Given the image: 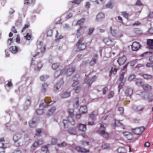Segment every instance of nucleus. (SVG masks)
<instances>
[{
	"label": "nucleus",
	"mask_w": 153,
	"mask_h": 153,
	"mask_svg": "<svg viewBox=\"0 0 153 153\" xmlns=\"http://www.w3.org/2000/svg\"><path fill=\"white\" fill-rule=\"evenodd\" d=\"M4 140L3 138L0 139V147H4Z\"/></svg>",
	"instance_id": "44"
},
{
	"label": "nucleus",
	"mask_w": 153,
	"mask_h": 153,
	"mask_svg": "<svg viewBox=\"0 0 153 153\" xmlns=\"http://www.w3.org/2000/svg\"><path fill=\"white\" fill-rule=\"evenodd\" d=\"M141 45L139 42H134L131 45V49L133 51H137L141 47Z\"/></svg>",
	"instance_id": "9"
},
{
	"label": "nucleus",
	"mask_w": 153,
	"mask_h": 153,
	"mask_svg": "<svg viewBox=\"0 0 153 153\" xmlns=\"http://www.w3.org/2000/svg\"><path fill=\"white\" fill-rule=\"evenodd\" d=\"M141 87L143 89L146 91L151 90L152 88V87L151 85L147 84H144L142 85Z\"/></svg>",
	"instance_id": "13"
},
{
	"label": "nucleus",
	"mask_w": 153,
	"mask_h": 153,
	"mask_svg": "<svg viewBox=\"0 0 153 153\" xmlns=\"http://www.w3.org/2000/svg\"><path fill=\"white\" fill-rule=\"evenodd\" d=\"M105 128L104 126V125L101 124L98 132L105 139H107L109 137V134L105 131Z\"/></svg>",
	"instance_id": "4"
},
{
	"label": "nucleus",
	"mask_w": 153,
	"mask_h": 153,
	"mask_svg": "<svg viewBox=\"0 0 153 153\" xmlns=\"http://www.w3.org/2000/svg\"><path fill=\"white\" fill-rule=\"evenodd\" d=\"M85 21V19L84 18H82L80 20L78 21L77 22L76 25H82Z\"/></svg>",
	"instance_id": "37"
},
{
	"label": "nucleus",
	"mask_w": 153,
	"mask_h": 153,
	"mask_svg": "<svg viewBox=\"0 0 153 153\" xmlns=\"http://www.w3.org/2000/svg\"><path fill=\"white\" fill-rule=\"evenodd\" d=\"M93 1H95L97 4H99L100 3H102L103 2V0H91Z\"/></svg>",
	"instance_id": "62"
},
{
	"label": "nucleus",
	"mask_w": 153,
	"mask_h": 153,
	"mask_svg": "<svg viewBox=\"0 0 153 153\" xmlns=\"http://www.w3.org/2000/svg\"><path fill=\"white\" fill-rule=\"evenodd\" d=\"M119 69V68L116 65H113L111 67V70L110 71L109 76H111L112 74H116L117 71Z\"/></svg>",
	"instance_id": "15"
},
{
	"label": "nucleus",
	"mask_w": 153,
	"mask_h": 153,
	"mask_svg": "<svg viewBox=\"0 0 153 153\" xmlns=\"http://www.w3.org/2000/svg\"><path fill=\"white\" fill-rule=\"evenodd\" d=\"M133 93V90L130 88H127L125 91L126 94L127 96H131Z\"/></svg>",
	"instance_id": "24"
},
{
	"label": "nucleus",
	"mask_w": 153,
	"mask_h": 153,
	"mask_svg": "<svg viewBox=\"0 0 153 153\" xmlns=\"http://www.w3.org/2000/svg\"><path fill=\"white\" fill-rule=\"evenodd\" d=\"M110 146L109 144L104 143L102 145V148L103 149H109Z\"/></svg>",
	"instance_id": "35"
},
{
	"label": "nucleus",
	"mask_w": 153,
	"mask_h": 153,
	"mask_svg": "<svg viewBox=\"0 0 153 153\" xmlns=\"http://www.w3.org/2000/svg\"><path fill=\"white\" fill-rule=\"evenodd\" d=\"M75 68L74 67L69 66L65 68L62 70V73L64 74V75L66 76H69L71 75L75 71Z\"/></svg>",
	"instance_id": "3"
},
{
	"label": "nucleus",
	"mask_w": 153,
	"mask_h": 153,
	"mask_svg": "<svg viewBox=\"0 0 153 153\" xmlns=\"http://www.w3.org/2000/svg\"><path fill=\"white\" fill-rule=\"evenodd\" d=\"M110 30L112 35L113 36L117 38H120L123 36V34L121 33H120L119 34H117L116 33V30H112L111 27H110Z\"/></svg>",
	"instance_id": "14"
},
{
	"label": "nucleus",
	"mask_w": 153,
	"mask_h": 153,
	"mask_svg": "<svg viewBox=\"0 0 153 153\" xmlns=\"http://www.w3.org/2000/svg\"><path fill=\"white\" fill-rule=\"evenodd\" d=\"M57 146L59 147H65L67 146V144L64 142H62L61 144H58Z\"/></svg>",
	"instance_id": "39"
},
{
	"label": "nucleus",
	"mask_w": 153,
	"mask_h": 153,
	"mask_svg": "<svg viewBox=\"0 0 153 153\" xmlns=\"http://www.w3.org/2000/svg\"><path fill=\"white\" fill-rule=\"evenodd\" d=\"M103 42L107 45H111L112 41L110 39L109 37L105 38L103 40Z\"/></svg>",
	"instance_id": "20"
},
{
	"label": "nucleus",
	"mask_w": 153,
	"mask_h": 153,
	"mask_svg": "<svg viewBox=\"0 0 153 153\" xmlns=\"http://www.w3.org/2000/svg\"><path fill=\"white\" fill-rule=\"evenodd\" d=\"M125 74V72H123L120 75L119 78V80L120 81L122 82L123 80Z\"/></svg>",
	"instance_id": "51"
},
{
	"label": "nucleus",
	"mask_w": 153,
	"mask_h": 153,
	"mask_svg": "<svg viewBox=\"0 0 153 153\" xmlns=\"http://www.w3.org/2000/svg\"><path fill=\"white\" fill-rule=\"evenodd\" d=\"M147 44L149 48L153 51V39H147Z\"/></svg>",
	"instance_id": "18"
},
{
	"label": "nucleus",
	"mask_w": 153,
	"mask_h": 153,
	"mask_svg": "<svg viewBox=\"0 0 153 153\" xmlns=\"http://www.w3.org/2000/svg\"><path fill=\"white\" fill-rule=\"evenodd\" d=\"M145 129L144 127L141 126L137 127L135 128H132L131 130L132 132L137 135L141 134Z\"/></svg>",
	"instance_id": "6"
},
{
	"label": "nucleus",
	"mask_w": 153,
	"mask_h": 153,
	"mask_svg": "<svg viewBox=\"0 0 153 153\" xmlns=\"http://www.w3.org/2000/svg\"><path fill=\"white\" fill-rule=\"evenodd\" d=\"M94 27H91L89 29L88 33V34L91 35L92 34L93 32L94 31Z\"/></svg>",
	"instance_id": "45"
},
{
	"label": "nucleus",
	"mask_w": 153,
	"mask_h": 153,
	"mask_svg": "<svg viewBox=\"0 0 153 153\" xmlns=\"http://www.w3.org/2000/svg\"><path fill=\"white\" fill-rule=\"evenodd\" d=\"M36 114L38 115H41L43 114V111L42 109H37L36 111Z\"/></svg>",
	"instance_id": "49"
},
{
	"label": "nucleus",
	"mask_w": 153,
	"mask_h": 153,
	"mask_svg": "<svg viewBox=\"0 0 153 153\" xmlns=\"http://www.w3.org/2000/svg\"><path fill=\"white\" fill-rule=\"evenodd\" d=\"M63 83V81H61L60 83L57 84V85H56L54 87L56 88V90H58L59 88H60L61 85Z\"/></svg>",
	"instance_id": "46"
},
{
	"label": "nucleus",
	"mask_w": 153,
	"mask_h": 153,
	"mask_svg": "<svg viewBox=\"0 0 153 153\" xmlns=\"http://www.w3.org/2000/svg\"><path fill=\"white\" fill-rule=\"evenodd\" d=\"M68 112L69 116L68 118V120H64L63 121L64 127L68 126L69 123H70L72 125H74L75 123L73 118L74 116V110L73 109H70L68 110Z\"/></svg>",
	"instance_id": "1"
},
{
	"label": "nucleus",
	"mask_w": 153,
	"mask_h": 153,
	"mask_svg": "<svg viewBox=\"0 0 153 153\" xmlns=\"http://www.w3.org/2000/svg\"><path fill=\"white\" fill-rule=\"evenodd\" d=\"M21 134L19 133H17L16 134L13 136V140L15 142H16L21 138Z\"/></svg>",
	"instance_id": "28"
},
{
	"label": "nucleus",
	"mask_w": 153,
	"mask_h": 153,
	"mask_svg": "<svg viewBox=\"0 0 153 153\" xmlns=\"http://www.w3.org/2000/svg\"><path fill=\"white\" fill-rule=\"evenodd\" d=\"M6 148L5 147H0V153H4Z\"/></svg>",
	"instance_id": "63"
},
{
	"label": "nucleus",
	"mask_w": 153,
	"mask_h": 153,
	"mask_svg": "<svg viewBox=\"0 0 153 153\" xmlns=\"http://www.w3.org/2000/svg\"><path fill=\"white\" fill-rule=\"evenodd\" d=\"M82 0H74L73 1H70L69 2V4L70 5L71 4L74 3V4H79L82 1Z\"/></svg>",
	"instance_id": "30"
},
{
	"label": "nucleus",
	"mask_w": 153,
	"mask_h": 153,
	"mask_svg": "<svg viewBox=\"0 0 153 153\" xmlns=\"http://www.w3.org/2000/svg\"><path fill=\"white\" fill-rule=\"evenodd\" d=\"M81 87L79 86H77L74 88V89L75 90V92L76 93H79L81 90Z\"/></svg>",
	"instance_id": "36"
},
{
	"label": "nucleus",
	"mask_w": 153,
	"mask_h": 153,
	"mask_svg": "<svg viewBox=\"0 0 153 153\" xmlns=\"http://www.w3.org/2000/svg\"><path fill=\"white\" fill-rule=\"evenodd\" d=\"M118 111H119L120 114H123L124 112V108L123 107H120L118 108Z\"/></svg>",
	"instance_id": "59"
},
{
	"label": "nucleus",
	"mask_w": 153,
	"mask_h": 153,
	"mask_svg": "<svg viewBox=\"0 0 153 153\" xmlns=\"http://www.w3.org/2000/svg\"><path fill=\"white\" fill-rule=\"evenodd\" d=\"M37 66L36 70H39L42 66V62H38L37 65Z\"/></svg>",
	"instance_id": "43"
},
{
	"label": "nucleus",
	"mask_w": 153,
	"mask_h": 153,
	"mask_svg": "<svg viewBox=\"0 0 153 153\" xmlns=\"http://www.w3.org/2000/svg\"><path fill=\"white\" fill-rule=\"evenodd\" d=\"M49 146V145H47L46 146H44L41 148V150L42 151H45L47 150Z\"/></svg>",
	"instance_id": "47"
},
{
	"label": "nucleus",
	"mask_w": 153,
	"mask_h": 153,
	"mask_svg": "<svg viewBox=\"0 0 153 153\" xmlns=\"http://www.w3.org/2000/svg\"><path fill=\"white\" fill-rule=\"evenodd\" d=\"M127 60L126 57L125 56L120 57L118 59L117 62L119 65H121L123 64L126 62Z\"/></svg>",
	"instance_id": "11"
},
{
	"label": "nucleus",
	"mask_w": 153,
	"mask_h": 153,
	"mask_svg": "<svg viewBox=\"0 0 153 153\" xmlns=\"http://www.w3.org/2000/svg\"><path fill=\"white\" fill-rule=\"evenodd\" d=\"M105 7L106 8H112L113 7L112 4L110 2H109L105 5Z\"/></svg>",
	"instance_id": "56"
},
{
	"label": "nucleus",
	"mask_w": 153,
	"mask_h": 153,
	"mask_svg": "<svg viewBox=\"0 0 153 153\" xmlns=\"http://www.w3.org/2000/svg\"><path fill=\"white\" fill-rule=\"evenodd\" d=\"M83 28V27L80 26L79 29L77 30L76 36L78 38L81 35V33H82L84 32Z\"/></svg>",
	"instance_id": "19"
},
{
	"label": "nucleus",
	"mask_w": 153,
	"mask_h": 153,
	"mask_svg": "<svg viewBox=\"0 0 153 153\" xmlns=\"http://www.w3.org/2000/svg\"><path fill=\"white\" fill-rule=\"evenodd\" d=\"M97 79V77L95 76H94L91 79H87L86 78L84 81L85 83L88 84L87 87H89L90 86L91 84L92 83L95 81Z\"/></svg>",
	"instance_id": "10"
},
{
	"label": "nucleus",
	"mask_w": 153,
	"mask_h": 153,
	"mask_svg": "<svg viewBox=\"0 0 153 153\" xmlns=\"http://www.w3.org/2000/svg\"><path fill=\"white\" fill-rule=\"evenodd\" d=\"M123 134L126 138L128 140H132L133 138V135L130 133L128 132H125L123 133Z\"/></svg>",
	"instance_id": "12"
},
{
	"label": "nucleus",
	"mask_w": 153,
	"mask_h": 153,
	"mask_svg": "<svg viewBox=\"0 0 153 153\" xmlns=\"http://www.w3.org/2000/svg\"><path fill=\"white\" fill-rule=\"evenodd\" d=\"M79 112L81 114L86 113L87 112V107L86 106L81 107L79 109Z\"/></svg>",
	"instance_id": "23"
},
{
	"label": "nucleus",
	"mask_w": 153,
	"mask_h": 153,
	"mask_svg": "<svg viewBox=\"0 0 153 153\" xmlns=\"http://www.w3.org/2000/svg\"><path fill=\"white\" fill-rule=\"evenodd\" d=\"M51 144L52 145H55L56 144L57 140L56 138H53L51 140Z\"/></svg>",
	"instance_id": "53"
},
{
	"label": "nucleus",
	"mask_w": 153,
	"mask_h": 153,
	"mask_svg": "<svg viewBox=\"0 0 153 153\" xmlns=\"http://www.w3.org/2000/svg\"><path fill=\"white\" fill-rule=\"evenodd\" d=\"M42 129L40 128H39L36 130V136H39V134L41 133Z\"/></svg>",
	"instance_id": "48"
},
{
	"label": "nucleus",
	"mask_w": 153,
	"mask_h": 153,
	"mask_svg": "<svg viewBox=\"0 0 153 153\" xmlns=\"http://www.w3.org/2000/svg\"><path fill=\"white\" fill-rule=\"evenodd\" d=\"M104 17L105 15L104 14L102 13H99L97 16L96 20L97 21H100L104 18Z\"/></svg>",
	"instance_id": "27"
},
{
	"label": "nucleus",
	"mask_w": 153,
	"mask_h": 153,
	"mask_svg": "<svg viewBox=\"0 0 153 153\" xmlns=\"http://www.w3.org/2000/svg\"><path fill=\"white\" fill-rule=\"evenodd\" d=\"M41 51L42 53H44L46 50V46L45 45H42L41 48Z\"/></svg>",
	"instance_id": "57"
},
{
	"label": "nucleus",
	"mask_w": 153,
	"mask_h": 153,
	"mask_svg": "<svg viewBox=\"0 0 153 153\" xmlns=\"http://www.w3.org/2000/svg\"><path fill=\"white\" fill-rule=\"evenodd\" d=\"M59 65L58 63H54L52 65V68L53 69L55 70L59 67Z\"/></svg>",
	"instance_id": "38"
},
{
	"label": "nucleus",
	"mask_w": 153,
	"mask_h": 153,
	"mask_svg": "<svg viewBox=\"0 0 153 153\" xmlns=\"http://www.w3.org/2000/svg\"><path fill=\"white\" fill-rule=\"evenodd\" d=\"M70 93L67 92H65L62 95V98H66L70 97Z\"/></svg>",
	"instance_id": "32"
},
{
	"label": "nucleus",
	"mask_w": 153,
	"mask_h": 153,
	"mask_svg": "<svg viewBox=\"0 0 153 153\" xmlns=\"http://www.w3.org/2000/svg\"><path fill=\"white\" fill-rule=\"evenodd\" d=\"M149 60L151 62L147 63L146 66L148 67H152L153 69V55L149 57Z\"/></svg>",
	"instance_id": "22"
},
{
	"label": "nucleus",
	"mask_w": 153,
	"mask_h": 153,
	"mask_svg": "<svg viewBox=\"0 0 153 153\" xmlns=\"http://www.w3.org/2000/svg\"><path fill=\"white\" fill-rule=\"evenodd\" d=\"M76 150L78 152L85 153H90L89 149H86L79 146H77L76 148Z\"/></svg>",
	"instance_id": "16"
},
{
	"label": "nucleus",
	"mask_w": 153,
	"mask_h": 153,
	"mask_svg": "<svg viewBox=\"0 0 153 153\" xmlns=\"http://www.w3.org/2000/svg\"><path fill=\"white\" fill-rule=\"evenodd\" d=\"M148 33L149 34H153V28H149L148 31Z\"/></svg>",
	"instance_id": "64"
},
{
	"label": "nucleus",
	"mask_w": 153,
	"mask_h": 153,
	"mask_svg": "<svg viewBox=\"0 0 153 153\" xmlns=\"http://www.w3.org/2000/svg\"><path fill=\"white\" fill-rule=\"evenodd\" d=\"M29 24L25 25L22 30V32H24L26 29L27 28L29 27Z\"/></svg>",
	"instance_id": "58"
},
{
	"label": "nucleus",
	"mask_w": 153,
	"mask_h": 153,
	"mask_svg": "<svg viewBox=\"0 0 153 153\" xmlns=\"http://www.w3.org/2000/svg\"><path fill=\"white\" fill-rule=\"evenodd\" d=\"M62 71L60 69L56 71L54 74L55 78H56L57 77L60 75H64V74L62 73Z\"/></svg>",
	"instance_id": "26"
},
{
	"label": "nucleus",
	"mask_w": 153,
	"mask_h": 153,
	"mask_svg": "<svg viewBox=\"0 0 153 153\" xmlns=\"http://www.w3.org/2000/svg\"><path fill=\"white\" fill-rule=\"evenodd\" d=\"M52 31L51 30H48L46 32L47 36L48 37L51 36L52 35Z\"/></svg>",
	"instance_id": "41"
},
{
	"label": "nucleus",
	"mask_w": 153,
	"mask_h": 153,
	"mask_svg": "<svg viewBox=\"0 0 153 153\" xmlns=\"http://www.w3.org/2000/svg\"><path fill=\"white\" fill-rule=\"evenodd\" d=\"M114 95V92L113 91H111L108 96V99L111 98Z\"/></svg>",
	"instance_id": "50"
},
{
	"label": "nucleus",
	"mask_w": 153,
	"mask_h": 153,
	"mask_svg": "<svg viewBox=\"0 0 153 153\" xmlns=\"http://www.w3.org/2000/svg\"><path fill=\"white\" fill-rule=\"evenodd\" d=\"M145 106L142 105H133L132 106L133 110L135 112L140 113L142 112L145 109Z\"/></svg>",
	"instance_id": "7"
},
{
	"label": "nucleus",
	"mask_w": 153,
	"mask_h": 153,
	"mask_svg": "<svg viewBox=\"0 0 153 153\" xmlns=\"http://www.w3.org/2000/svg\"><path fill=\"white\" fill-rule=\"evenodd\" d=\"M122 15L127 19H128V14L126 12L124 11L122 12Z\"/></svg>",
	"instance_id": "42"
},
{
	"label": "nucleus",
	"mask_w": 153,
	"mask_h": 153,
	"mask_svg": "<svg viewBox=\"0 0 153 153\" xmlns=\"http://www.w3.org/2000/svg\"><path fill=\"white\" fill-rule=\"evenodd\" d=\"M56 110V108L53 107L49 109L47 113V114L48 115H50L52 114L55 112Z\"/></svg>",
	"instance_id": "31"
},
{
	"label": "nucleus",
	"mask_w": 153,
	"mask_h": 153,
	"mask_svg": "<svg viewBox=\"0 0 153 153\" xmlns=\"http://www.w3.org/2000/svg\"><path fill=\"white\" fill-rule=\"evenodd\" d=\"M96 62V60L95 59H92L89 62V64L91 65H94Z\"/></svg>",
	"instance_id": "55"
},
{
	"label": "nucleus",
	"mask_w": 153,
	"mask_h": 153,
	"mask_svg": "<svg viewBox=\"0 0 153 153\" xmlns=\"http://www.w3.org/2000/svg\"><path fill=\"white\" fill-rule=\"evenodd\" d=\"M77 47L76 51H79L85 49L87 47V43L83 42L82 37L80 38L76 45Z\"/></svg>",
	"instance_id": "2"
},
{
	"label": "nucleus",
	"mask_w": 153,
	"mask_h": 153,
	"mask_svg": "<svg viewBox=\"0 0 153 153\" xmlns=\"http://www.w3.org/2000/svg\"><path fill=\"white\" fill-rule=\"evenodd\" d=\"M32 38V35L29 33H27L25 36H24V38L27 40H30Z\"/></svg>",
	"instance_id": "34"
},
{
	"label": "nucleus",
	"mask_w": 153,
	"mask_h": 153,
	"mask_svg": "<svg viewBox=\"0 0 153 153\" xmlns=\"http://www.w3.org/2000/svg\"><path fill=\"white\" fill-rule=\"evenodd\" d=\"M36 0H25L24 4H33L35 3Z\"/></svg>",
	"instance_id": "33"
},
{
	"label": "nucleus",
	"mask_w": 153,
	"mask_h": 153,
	"mask_svg": "<svg viewBox=\"0 0 153 153\" xmlns=\"http://www.w3.org/2000/svg\"><path fill=\"white\" fill-rule=\"evenodd\" d=\"M19 48L16 46H12L9 48V50L12 53L15 54L17 53Z\"/></svg>",
	"instance_id": "17"
},
{
	"label": "nucleus",
	"mask_w": 153,
	"mask_h": 153,
	"mask_svg": "<svg viewBox=\"0 0 153 153\" xmlns=\"http://www.w3.org/2000/svg\"><path fill=\"white\" fill-rule=\"evenodd\" d=\"M54 102V101H51V99L50 97H46L45 98L42 102L40 104V107H42L45 108Z\"/></svg>",
	"instance_id": "5"
},
{
	"label": "nucleus",
	"mask_w": 153,
	"mask_h": 153,
	"mask_svg": "<svg viewBox=\"0 0 153 153\" xmlns=\"http://www.w3.org/2000/svg\"><path fill=\"white\" fill-rule=\"evenodd\" d=\"M142 83V79H136V83L137 85H140Z\"/></svg>",
	"instance_id": "52"
},
{
	"label": "nucleus",
	"mask_w": 153,
	"mask_h": 153,
	"mask_svg": "<svg viewBox=\"0 0 153 153\" xmlns=\"http://www.w3.org/2000/svg\"><path fill=\"white\" fill-rule=\"evenodd\" d=\"M43 143V141L41 140H39L36 141L31 146V149L32 150H35L37 147Z\"/></svg>",
	"instance_id": "8"
},
{
	"label": "nucleus",
	"mask_w": 153,
	"mask_h": 153,
	"mask_svg": "<svg viewBox=\"0 0 153 153\" xmlns=\"http://www.w3.org/2000/svg\"><path fill=\"white\" fill-rule=\"evenodd\" d=\"M13 39V38H10L8 39L7 41V44L9 45H10L11 44V43H12Z\"/></svg>",
	"instance_id": "60"
},
{
	"label": "nucleus",
	"mask_w": 153,
	"mask_h": 153,
	"mask_svg": "<svg viewBox=\"0 0 153 153\" xmlns=\"http://www.w3.org/2000/svg\"><path fill=\"white\" fill-rule=\"evenodd\" d=\"M48 86V84L46 83H45L43 84H42V88L43 91H45L46 90V88H47Z\"/></svg>",
	"instance_id": "54"
},
{
	"label": "nucleus",
	"mask_w": 153,
	"mask_h": 153,
	"mask_svg": "<svg viewBox=\"0 0 153 153\" xmlns=\"http://www.w3.org/2000/svg\"><path fill=\"white\" fill-rule=\"evenodd\" d=\"M78 128L80 131H85L86 129V125L82 124H79Z\"/></svg>",
	"instance_id": "21"
},
{
	"label": "nucleus",
	"mask_w": 153,
	"mask_h": 153,
	"mask_svg": "<svg viewBox=\"0 0 153 153\" xmlns=\"http://www.w3.org/2000/svg\"><path fill=\"white\" fill-rule=\"evenodd\" d=\"M68 133L71 134L76 135L77 133L76 131L75 128H71L68 130Z\"/></svg>",
	"instance_id": "25"
},
{
	"label": "nucleus",
	"mask_w": 153,
	"mask_h": 153,
	"mask_svg": "<svg viewBox=\"0 0 153 153\" xmlns=\"http://www.w3.org/2000/svg\"><path fill=\"white\" fill-rule=\"evenodd\" d=\"M79 82L77 80H76L73 83L72 85V86L73 87H76L77 86V85L79 84Z\"/></svg>",
	"instance_id": "61"
},
{
	"label": "nucleus",
	"mask_w": 153,
	"mask_h": 153,
	"mask_svg": "<svg viewBox=\"0 0 153 153\" xmlns=\"http://www.w3.org/2000/svg\"><path fill=\"white\" fill-rule=\"evenodd\" d=\"M142 76L144 79H152L153 77L152 75L147 74H143Z\"/></svg>",
	"instance_id": "29"
},
{
	"label": "nucleus",
	"mask_w": 153,
	"mask_h": 153,
	"mask_svg": "<svg viewBox=\"0 0 153 153\" xmlns=\"http://www.w3.org/2000/svg\"><path fill=\"white\" fill-rule=\"evenodd\" d=\"M136 77V76L134 74H132L129 76L128 79V81H132L133 79H134Z\"/></svg>",
	"instance_id": "40"
}]
</instances>
